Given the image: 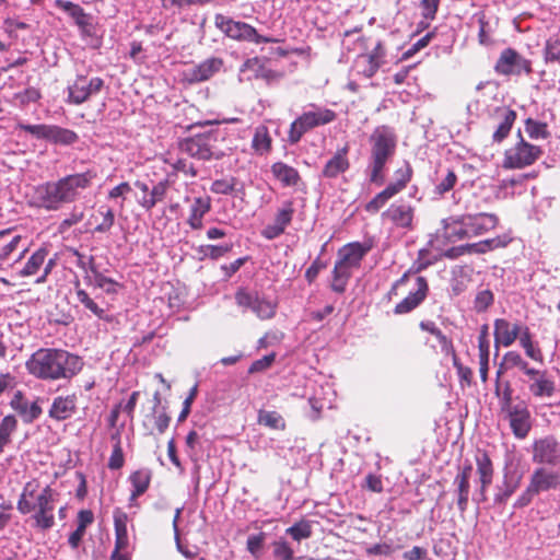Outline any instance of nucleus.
<instances>
[{
	"mask_svg": "<svg viewBox=\"0 0 560 560\" xmlns=\"http://www.w3.org/2000/svg\"><path fill=\"white\" fill-rule=\"evenodd\" d=\"M18 128L32 135L38 140H45L52 144L70 145L78 140V136L74 131L56 125H30L20 122Z\"/></svg>",
	"mask_w": 560,
	"mask_h": 560,
	"instance_id": "obj_11",
	"label": "nucleus"
},
{
	"mask_svg": "<svg viewBox=\"0 0 560 560\" xmlns=\"http://www.w3.org/2000/svg\"><path fill=\"white\" fill-rule=\"evenodd\" d=\"M512 241V237L510 234L504 233L502 235H498L492 238H487L477 243L462 245L455 248H452L447 252L448 257H454L453 254L456 252V254H465V253H476V254H485L490 250L497 249V248H503L508 246Z\"/></svg>",
	"mask_w": 560,
	"mask_h": 560,
	"instance_id": "obj_25",
	"label": "nucleus"
},
{
	"mask_svg": "<svg viewBox=\"0 0 560 560\" xmlns=\"http://www.w3.org/2000/svg\"><path fill=\"white\" fill-rule=\"evenodd\" d=\"M114 530H115V548L112 552V560H129V535L128 523L129 516L120 508L113 511Z\"/></svg>",
	"mask_w": 560,
	"mask_h": 560,
	"instance_id": "obj_16",
	"label": "nucleus"
},
{
	"mask_svg": "<svg viewBox=\"0 0 560 560\" xmlns=\"http://www.w3.org/2000/svg\"><path fill=\"white\" fill-rule=\"evenodd\" d=\"M521 324H512L505 318H497L493 323L494 342L505 348L512 346L518 337Z\"/></svg>",
	"mask_w": 560,
	"mask_h": 560,
	"instance_id": "obj_27",
	"label": "nucleus"
},
{
	"mask_svg": "<svg viewBox=\"0 0 560 560\" xmlns=\"http://www.w3.org/2000/svg\"><path fill=\"white\" fill-rule=\"evenodd\" d=\"M124 453L121 442L118 441L113 445V451L108 459V467L113 470L120 469L124 466Z\"/></svg>",
	"mask_w": 560,
	"mask_h": 560,
	"instance_id": "obj_60",
	"label": "nucleus"
},
{
	"mask_svg": "<svg viewBox=\"0 0 560 560\" xmlns=\"http://www.w3.org/2000/svg\"><path fill=\"white\" fill-rule=\"evenodd\" d=\"M165 163H167L174 173H183L185 175H188L190 177L197 176V170L195 168L194 164L190 163L186 159H165Z\"/></svg>",
	"mask_w": 560,
	"mask_h": 560,
	"instance_id": "obj_49",
	"label": "nucleus"
},
{
	"mask_svg": "<svg viewBox=\"0 0 560 560\" xmlns=\"http://www.w3.org/2000/svg\"><path fill=\"white\" fill-rule=\"evenodd\" d=\"M285 533L296 541L307 539L312 536V526L308 521L302 520L285 529Z\"/></svg>",
	"mask_w": 560,
	"mask_h": 560,
	"instance_id": "obj_48",
	"label": "nucleus"
},
{
	"mask_svg": "<svg viewBox=\"0 0 560 560\" xmlns=\"http://www.w3.org/2000/svg\"><path fill=\"white\" fill-rule=\"evenodd\" d=\"M503 364L506 369L517 368L527 376L535 370L529 366L528 362L517 351L506 352L503 355Z\"/></svg>",
	"mask_w": 560,
	"mask_h": 560,
	"instance_id": "obj_39",
	"label": "nucleus"
},
{
	"mask_svg": "<svg viewBox=\"0 0 560 560\" xmlns=\"http://www.w3.org/2000/svg\"><path fill=\"white\" fill-rule=\"evenodd\" d=\"M495 114L500 121L493 131L492 139L494 142L500 143L509 136L515 122L516 113L508 107H498Z\"/></svg>",
	"mask_w": 560,
	"mask_h": 560,
	"instance_id": "obj_32",
	"label": "nucleus"
},
{
	"mask_svg": "<svg viewBox=\"0 0 560 560\" xmlns=\"http://www.w3.org/2000/svg\"><path fill=\"white\" fill-rule=\"evenodd\" d=\"M294 213V201L292 199L282 201L276 210L272 222L261 230V236L267 241L281 236L291 224Z\"/></svg>",
	"mask_w": 560,
	"mask_h": 560,
	"instance_id": "obj_17",
	"label": "nucleus"
},
{
	"mask_svg": "<svg viewBox=\"0 0 560 560\" xmlns=\"http://www.w3.org/2000/svg\"><path fill=\"white\" fill-rule=\"evenodd\" d=\"M494 71L504 77L529 75L533 72L532 61L513 48H504L495 61Z\"/></svg>",
	"mask_w": 560,
	"mask_h": 560,
	"instance_id": "obj_12",
	"label": "nucleus"
},
{
	"mask_svg": "<svg viewBox=\"0 0 560 560\" xmlns=\"http://www.w3.org/2000/svg\"><path fill=\"white\" fill-rule=\"evenodd\" d=\"M151 476L148 470H137L129 476L136 495H142L149 488Z\"/></svg>",
	"mask_w": 560,
	"mask_h": 560,
	"instance_id": "obj_41",
	"label": "nucleus"
},
{
	"mask_svg": "<svg viewBox=\"0 0 560 560\" xmlns=\"http://www.w3.org/2000/svg\"><path fill=\"white\" fill-rule=\"evenodd\" d=\"M276 360V353H269L254 361L248 369V373H258L269 369Z\"/></svg>",
	"mask_w": 560,
	"mask_h": 560,
	"instance_id": "obj_61",
	"label": "nucleus"
},
{
	"mask_svg": "<svg viewBox=\"0 0 560 560\" xmlns=\"http://www.w3.org/2000/svg\"><path fill=\"white\" fill-rule=\"evenodd\" d=\"M95 288L103 290L106 294H116L121 287L117 281L104 276L100 270L93 275Z\"/></svg>",
	"mask_w": 560,
	"mask_h": 560,
	"instance_id": "obj_45",
	"label": "nucleus"
},
{
	"mask_svg": "<svg viewBox=\"0 0 560 560\" xmlns=\"http://www.w3.org/2000/svg\"><path fill=\"white\" fill-rule=\"evenodd\" d=\"M347 154H348L347 145L343 147L342 149H339L335 153V155L326 162V164L322 171V175L326 178H336L340 174L348 171L350 163H349Z\"/></svg>",
	"mask_w": 560,
	"mask_h": 560,
	"instance_id": "obj_31",
	"label": "nucleus"
},
{
	"mask_svg": "<svg viewBox=\"0 0 560 560\" xmlns=\"http://www.w3.org/2000/svg\"><path fill=\"white\" fill-rule=\"evenodd\" d=\"M235 301L238 306L250 310L262 320L270 319L276 315L277 303L256 293L240 290L235 294Z\"/></svg>",
	"mask_w": 560,
	"mask_h": 560,
	"instance_id": "obj_18",
	"label": "nucleus"
},
{
	"mask_svg": "<svg viewBox=\"0 0 560 560\" xmlns=\"http://www.w3.org/2000/svg\"><path fill=\"white\" fill-rule=\"evenodd\" d=\"M545 60L546 62L560 63V39L550 38L545 45Z\"/></svg>",
	"mask_w": 560,
	"mask_h": 560,
	"instance_id": "obj_52",
	"label": "nucleus"
},
{
	"mask_svg": "<svg viewBox=\"0 0 560 560\" xmlns=\"http://www.w3.org/2000/svg\"><path fill=\"white\" fill-rule=\"evenodd\" d=\"M477 479L476 490L472 493V501L479 505L487 501V490L491 486L494 476L492 460L483 451H478L475 455Z\"/></svg>",
	"mask_w": 560,
	"mask_h": 560,
	"instance_id": "obj_15",
	"label": "nucleus"
},
{
	"mask_svg": "<svg viewBox=\"0 0 560 560\" xmlns=\"http://www.w3.org/2000/svg\"><path fill=\"white\" fill-rule=\"evenodd\" d=\"M101 214L102 220L98 224L95 225L93 232L94 233H107L115 224V212L112 208L106 206H101L97 210Z\"/></svg>",
	"mask_w": 560,
	"mask_h": 560,
	"instance_id": "obj_44",
	"label": "nucleus"
},
{
	"mask_svg": "<svg viewBox=\"0 0 560 560\" xmlns=\"http://www.w3.org/2000/svg\"><path fill=\"white\" fill-rule=\"evenodd\" d=\"M56 492L50 486L40 489L36 480L24 485L16 509L21 514H32L33 526L46 532L55 526Z\"/></svg>",
	"mask_w": 560,
	"mask_h": 560,
	"instance_id": "obj_3",
	"label": "nucleus"
},
{
	"mask_svg": "<svg viewBox=\"0 0 560 560\" xmlns=\"http://www.w3.org/2000/svg\"><path fill=\"white\" fill-rule=\"evenodd\" d=\"M10 408L18 413L23 423L31 424L43 413L42 407L37 401H28L22 390H15L9 402Z\"/></svg>",
	"mask_w": 560,
	"mask_h": 560,
	"instance_id": "obj_22",
	"label": "nucleus"
},
{
	"mask_svg": "<svg viewBox=\"0 0 560 560\" xmlns=\"http://www.w3.org/2000/svg\"><path fill=\"white\" fill-rule=\"evenodd\" d=\"M503 420L509 422L513 435L524 440L533 428V417L525 400H517L515 406L500 412Z\"/></svg>",
	"mask_w": 560,
	"mask_h": 560,
	"instance_id": "obj_13",
	"label": "nucleus"
},
{
	"mask_svg": "<svg viewBox=\"0 0 560 560\" xmlns=\"http://www.w3.org/2000/svg\"><path fill=\"white\" fill-rule=\"evenodd\" d=\"M293 549L285 540L279 539L273 542V556L278 560H293Z\"/></svg>",
	"mask_w": 560,
	"mask_h": 560,
	"instance_id": "obj_56",
	"label": "nucleus"
},
{
	"mask_svg": "<svg viewBox=\"0 0 560 560\" xmlns=\"http://www.w3.org/2000/svg\"><path fill=\"white\" fill-rule=\"evenodd\" d=\"M135 186L142 192V196L138 198V205L144 210L150 211L158 202L165 198L168 189V178L158 182L152 188L141 180L135 182Z\"/></svg>",
	"mask_w": 560,
	"mask_h": 560,
	"instance_id": "obj_23",
	"label": "nucleus"
},
{
	"mask_svg": "<svg viewBox=\"0 0 560 560\" xmlns=\"http://www.w3.org/2000/svg\"><path fill=\"white\" fill-rule=\"evenodd\" d=\"M77 300L84 306L85 310L90 311L98 319L112 322L113 316L106 313V310L100 306L90 294L81 289L79 285L75 287Z\"/></svg>",
	"mask_w": 560,
	"mask_h": 560,
	"instance_id": "obj_35",
	"label": "nucleus"
},
{
	"mask_svg": "<svg viewBox=\"0 0 560 560\" xmlns=\"http://www.w3.org/2000/svg\"><path fill=\"white\" fill-rule=\"evenodd\" d=\"M59 5L75 20L78 25H84L86 23L85 13L79 4L70 1H60Z\"/></svg>",
	"mask_w": 560,
	"mask_h": 560,
	"instance_id": "obj_53",
	"label": "nucleus"
},
{
	"mask_svg": "<svg viewBox=\"0 0 560 560\" xmlns=\"http://www.w3.org/2000/svg\"><path fill=\"white\" fill-rule=\"evenodd\" d=\"M84 219V210L79 207H73L65 219L59 224V231L66 232L71 226L80 223Z\"/></svg>",
	"mask_w": 560,
	"mask_h": 560,
	"instance_id": "obj_50",
	"label": "nucleus"
},
{
	"mask_svg": "<svg viewBox=\"0 0 560 560\" xmlns=\"http://www.w3.org/2000/svg\"><path fill=\"white\" fill-rule=\"evenodd\" d=\"M369 142L371 145L369 178L371 183L381 185L385 178V166L395 154L397 138L392 127L382 125L372 131Z\"/></svg>",
	"mask_w": 560,
	"mask_h": 560,
	"instance_id": "obj_4",
	"label": "nucleus"
},
{
	"mask_svg": "<svg viewBox=\"0 0 560 560\" xmlns=\"http://www.w3.org/2000/svg\"><path fill=\"white\" fill-rule=\"evenodd\" d=\"M454 485L456 486L457 506L460 512H465L468 508L470 483L466 477H455Z\"/></svg>",
	"mask_w": 560,
	"mask_h": 560,
	"instance_id": "obj_40",
	"label": "nucleus"
},
{
	"mask_svg": "<svg viewBox=\"0 0 560 560\" xmlns=\"http://www.w3.org/2000/svg\"><path fill=\"white\" fill-rule=\"evenodd\" d=\"M258 422L270 429L280 430L284 429V420L277 411H259Z\"/></svg>",
	"mask_w": 560,
	"mask_h": 560,
	"instance_id": "obj_47",
	"label": "nucleus"
},
{
	"mask_svg": "<svg viewBox=\"0 0 560 560\" xmlns=\"http://www.w3.org/2000/svg\"><path fill=\"white\" fill-rule=\"evenodd\" d=\"M370 246L352 242L343 245L337 252V259L331 271L330 289L336 293H343L354 270L361 267V262L369 253Z\"/></svg>",
	"mask_w": 560,
	"mask_h": 560,
	"instance_id": "obj_5",
	"label": "nucleus"
},
{
	"mask_svg": "<svg viewBox=\"0 0 560 560\" xmlns=\"http://www.w3.org/2000/svg\"><path fill=\"white\" fill-rule=\"evenodd\" d=\"M529 485L533 491H536L538 494L541 491L555 489L560 486V475L556 471L539 468L532 475Z\"/></svg>",
	"mask_w": 560,
	"mask_h": 560,
	"instance_id": "obj_30",
	"label": "nucleus"
},
{
	"mask_svg": "<svg viewBox=\"0 0 560 560\" xmlns=\"http://www.w3.org/2000/svg\"><path fill=\"white\" fill-rule=\"evenodd\" d=\"M443 222L448 238L464 240L480 236L493 230L499 219L493 213L479 212L452 215Z\"/></svg>",
	"mask_w": 560,
	"mask_h": 560,
	"instance_id": "obj_6",
	"label": "nucleus"
},
{
	"mask_svg": "<svg viewBox=\"0 0 560 560\" xmlns=\"http://www.w3.org/2000/svg\"><path fill=\"white\" fill-rule=\"evenodd\" d=\"M415 207L399 200L392 203L383 213L382 219L394 228L410 231L413 229Z\"/></svg>",
	"mask_w": 560,
	"mask_h": 560,
	"instance_id": "obj_19",
	"label": "nucleus"
},
{
	"mask_svg": "<svg viewBox=\"0 0 560 560\" xmlns=\"http://www.w3.org/2000/svg\"><path fill=\"white\" fill-rule=\"evenodd\" d=\"M457 182V176L456 174L453 172V171H448L446 176L444 178H442L439 184H436L435 186V192L438 195H444L445 192L450 191L451 189H453V187L455 186Z\"/></svg>",
	"mask_w": 560,
	"mask_h": 560,
	"instance_id": "obj_62",
	"label": "nucleus"
},
{
	"mask_svg": "<svg viewBox=\"0 0 560 560\" xmlns=\"http://www.w3.org/2000/svg\"><path fill=\"white\" fill-rule=\"evenodd\" d=\"M77 402L78 398L74 394L55 397L48 410L49 418L56 421H65L72 418L78 409Z\"/></svg>",
	"mask_w": 560,
	"mask_h": 560,
	"instance_id": "obj_26",
	"label": "nucleus"
},
{
	"mask_svg": "<svg viewBox=\"0 0 560 560\" xmlns=\"http://www.w3.org/2000/svg\"><path fill=\"white\" fill-rule=\"evenodd\" d=\"M411 175L412 170L409 163L406 162L404 167H400L395 172V182L388 184L387 186L392 189L394 188L393 191L397 195L406 188L407 184L411 179Z\"/></svg>",
	"mask_w": 560,
	"mask_h": 560,
	"instance_id": "obj_43",
	"label": "nucleus"
},
{
	"mask_svg": "<svg viewBox=\"0 0 560 560\" xmlns=\"http://www.w3.org/2000/svg\"><path fill=\"white\" fill-rule=\"evenodd\" d=\"M429 292L428 281L424 277L418 276L415 279V285L409 294L394 308L395 314H407L417 308L427 298Z\"/></svg>",
	"mask_w": 560,
	"mask_h": 560,
	"instance_id": "obj_24",
	"label": "nucleus"
},
{
	"mask_svg": "<svg viewBox=\"0 0 560 560\" xmlns=\"http://www.w3.org/2000/svg\"><path fill=\"white\" fill-rule=\"evenodd\" d=\"M479 351V374L482 383H486L488 380V371H489V359H490V346L482 345L478 347Z\"/></svg>",
	"mask_w": 560,
	"mask_h": 560,
	"instance_id": "obj_51",
	"label": "nucleus"
},
{
	"mask_svg": "<svg viewBox=\"0 0 560 560\" xmlns=\"http://www.w3.org/2000/svg\"><path fill=\"white\" fill-rule=\"evenodd\" d=\"M47 254L48 252L46 248H39L36 252H34L26 261L24 268L20 271V275L22 277H30L36 275L45 264Z\"/></svg>",
	"mask_w": 560,
	"mask_h": 560,
	"instance_id": "obj_38",
	"label": "nucleus"
},
{
	"mask_svg": "<svg viewBox=\"0 0 560 560\" xmlns=\"http://www.w3.org/2000/svg\"><path fill=\"white\" fill-rule=\"evenodd\" d=\"M336 118L337 114L332 109L310 103L303 107L301 115L291 122L288 141L295 144L310 130L331 124Z\"/></svg>",
	"mask_w": 560,
	"mask_h": 560,
	"instance_id": "obj_7",
	"label": "nucleus"
},
{
	"mask_svg": "<svg viewBox=\"0 0 560 560\" xmlns=\"http://www.w3.org/2000/svg\"><path fill=\"white\" fill-rule=\"evenodd\" d=\"M355 69L358 73L363 74L365 78H372L377 70L380 69V66L377 62L374 61H361V55L355 60Z\"/></svg>",
	"mask_w": 560,
	"mask_h": 560,
	"instance_id": "obj_59",
	"label": "nucleus"
},
{
	"mask_svg": "<svg viewBox=\"0 0 560 560\" xmlns=\"http://www.w3.org/2000/svg\"><path fill=\"white\" fill-rule=\"evenodd\" d=\"M528 376V392L535 399H550L556 395V382L546 370L535 369Z\"/></svg>",
	"mask_w": 560,
	"mask_h": 560,
	"instance_id": "obj_21",
	"label": "nucleus"
},
{
	"mask_svg": "<svg viewBox=\"0 0 560 560\" xmlns=\"http://www.w3.org/2000/svg\"><path fill=\"white\" fill-rule=\"evenodd\" d=\"M104 86V80L98 77L88 78L78 74L75 79L69 83L67 91V103L72 105H81L90 97L101 92Z\"/></svg>",
	"mask_w": 560,
	"mask_h": 560,
	"instance_id": "obj_14",
	"label": "nucleus"
},
{
	"mask_svg": "<svg viewBox=\"0 0 560 560\" xmlns=\"http://www.w3.org/2000/svg\"><path fill=\"white\" fill-rule=\"evenodd\" d=\"M82 368L79 355L58 348H39L25 362L27 373L42 381L70 380Z\"/></svg>",
	"mask_w": 560,
	"mask_h": 560,
	"instance_id": "obj_2",
	"label": "nucleus"
},
{
	"mask_svg": "<svg viewBox=\"0 0 560 560\" xmlns=\"http://www.w3.org/2000/svg\"><path fill=\"white\" fill-rule=\"evenodd\" d=\"M40 98V92L38 89L30 86L22 92H18L14 94V100H16L20 105L24 106L30 103H35Z\"/></svg>",
	"mask_w": 560,
	"mask_h": 560,
	"instance_id": "obj_57",
	"label": "nucleus"
},
{
	"mask_svg": "<svg viewBox=\"0 0 560 560\" xmlns=\"http://www.w3.org/2000/svg\"><path fill=\"white\" fill-rule=\"evenodd\" d=\"M493 303V293L486 289L476 294L474 307L477 312H485Z\"/></svg>",
	"mask_w": 560,
	"mask_h": 560,
	"instance_id": "obj_58",
	"label": "nucleus"
},
{
	"mask_svg": "<svg viewBox=\"0 0 560 560\" xmlns=\"http://www.w3.org/2000/svg\"><path fill=\"white\" fill-rule=\"evenodd\" d=\"M271 173L283 187H294L301 180L298 170L283 162L273 163Z\"/></svg>",
	"mask_w": 560,
	"mask_h": 560,
	"instance_id": "obj_33",
	"label": "nucleus"
},
{
	"mask_svg": "<svg viewBox=\"0 0 560 560\" xmlns=\"http://www.w3.org/2000/svg\"><path fill=\"white\" fill-rule=\"evenodd\" d=\"M18 429V420L13 415H7L0 420V455L11 443V436Z\"/></svg>",
	"mask_w": 560,
	"mask_h": 560,
	"instance_id": "obj_37",
	"label": "nucleus"
},
{
	"mask_svg": "<svg viewBox=\"0 0 560 560\" xmlns=\"http://www.w3.org/2000/svg\"><path fill=\"white\" fill-rule=\"evenodd\" d=\"M252 148L258 155H264L269 152L271 148V137L266 126H258L255 129L252 139Z\"/></svg>",
	"mask_w": 560,
	"mask_h": 560,
	"instance_id": "obj_36",
	"label": "nucleus"
},
{
	"mask_svg": "<svg viewBox=\"0 0 560 560\" xmlns=\"http://www.w3.org/2000/svg\"><path fill=\"white\" fill-rule=\"evenodd\" d=\"M501 373L502 372L500 370L497 372L494 389V395L498 398V406L500 412L515 406L516 401L520 400L518 398L516 400L513 398V388L510 382H505L503 385L501 384Z\"/></svg>",
	"mask_w": 560,
	"mask_h": 560,
	"instance_id": "obj_34",
	"label": "nucleus"
},
{
	"mask_svg": "<svg viewBox=\"0 0 560 560\" xmlns=\"http://www.w3.org/2000/svg\"><path fill=\"white\" fill-rule=\"evenodd\" d=\"M525 131L528 137L534 140L547 139L550 135L546 122H541L533 118H527L525 120Z\"/></svg>",
	"mask_w": 560,
	"mask_h": 560,
	"instance_id": "obj_42",
	"label": "nucleus"
},
{
	"mask_svg": "<svg viewBox=\"0 0 560 560\" xmlns=\"http://www.w3.org/2000/svg\"><path fill=\"white\" fill-rule=\"evenodd\" d=\"M90 172L75 173L57 180H49L34 186L28 195L31 207L46 211H58L65 205L75 202L88 189L93 179Z\"/></svg>",
	"mask_w": 560,
	"mask_h": 560,
	"instance_id": "obj_1",
	"label": "nucleus"
},
{
	"mask_svg": "<svg viewBox=\"0 0 560 560\" xmlns=\"http://www.w3.org/2000/svg\"><path fill=\"white\" fill-rule=\"evenodd\" d=\"M214 25L225 36L234 40L249 42L255 44L271 43L270 37L258 34L256 28L248 23L235 21L221 13L214 15Z\"/></svg>",
	"mask_w": 560,
	"mask_h": 560,
	"instance_id": "obj_9",
	"label": "nucleus"
},
{
	"mask_svg": "<svg viewBox=\"0 0 560 560\" xmlns=\"http://www.w3.org/2000/svg\"><path fill=\"white\" fill-rule=\"evenodd\" d=\"M533 460L538 464H559L560 442L553 435L535 440L533 443Z\"/></svg>",
	"mask_w": 560,
	"mask_h": 560,
	"instance_id": "obj_20",
	"label": "nucleus"
},
{
	"mask_svg": "<svg viewBox=\"0 0 560 560\" xmlns=\"http://www.w3.org/2000/svg\"><path fill=\"white\" fill-rule=\"evenodd\" d=\"M236 179H218L211 185V191L219 195H231L235 191Z\"/></svg>",
	"mask_w": 560,
	"mask_h": 560,
	"instance_id": "obj_55",
	"label": "nucleus"
},
{
	"mask_svg": "<svg viewBox=\"0 0 560 560\" xmlns=\"http://www.w3.org/2000/svg\"><path fill=\"white\" fill-rule=\"evenodd\" d=\"M74 255L78 257L77 266L84 270V271H91L92 275L95 273V271H98V269L95 266V258L94 256H84L83 254L79 253L78 250L74 252Z\"/></svg>",
	"mask_w": 560,
	"mask_h": 560,
	"instance_id": "obj_64",
	"label": "nucleus"
},
{
	"mask_svg": "<svg viewBox=\"0 0 560 560\" xmlns=\"http://www.w3.org/2000/svg\"><path fill=\"white\" fill-rule=\"evenodd\" d=\"M223 66L220 58H209L191 67L186 74L189 82H202L209 80L214 73L219 72Z\"/></svg>",
	"mask_w": 560,
	"mask_h": 560,
	"instance_id": "obj_28",
	"label": "nucleus"
},
{
	"mask_svg": "<svg viewBox=\"0 0 560 560\" xmlns=\"http://www.w3.org/2000/svg\"><path fill=\"white\" fill-rule=\"evenodd\" d=\"M265 540L266 534L264 532L249 535L246 541V548L248 552L254 557H258L262 549Z\"/></svg>",
	"mask_w": 560,
	"mask_h": 560,
	"instance_id": "obj_54",
	"label": "nucleus"
},
{
	"mask_svg": "<svg viewBox=\"0 0 560 560\" xmlns=\"http://www.w3.org/2000/svg\"><path fill=\"white\" fill-rule=\"evenodd\" d=\"M385 59V49L381 42H377L375 47L370 54H362L361 55V61H374L377 62L381 67L384 63Z\"/></svg>",
	"mask_w": 560,
	"mask_h": 560,
	"instance_id": "obj_63",
	"label": "nucleus"
},
{
	"mask_svg": "<svg viewBox=\"0 0 560 560\" xmlns=\"http://www.w3.org/2000/svg\"><path fill=\"white\" fill-rule=\"evenodd\" d=\"M394 188H389L388 186L385 187L381 192H378L372 200H370L366 206L365 210L368 212L376 213L380 209H382L385 203L393 197L396 196V194L393 191Z\"/></svg>",
	"mask_w": 560,
	"mask_h": 560,
	"instance_id": "obj_46",
	"label": "nucleus"
},
{
	"mask_svg": "<svg viewBox=\"0 0 560 560\" xmlns=\"http://www.w3.org/2000/svg\"><path fill=\"white\" fill-rule=\"evenodd\" d=\"M211 209V199L208 196L197 197L192 199L189 208L187 224L191 230H201L203 226V217Z\"/></svg>",
	"mask_w": 560,
	"mask_h": 560,
	"instance_id": "obj_29",
	"label": "nucleus"
},
{
	"mask_svg": "<svg viewBox=\"0 0 560 560\" xmlns=\"http://www.w3.org/2000/svg\"><path fill=\"white\" fill-rule=\"evenodd\" d=\"M218 141L219 131L209 130L182 140L179 149L182 152L198 160H219L223 156V152L218 147Z\"/></svg>",
	"mask_w": 560,
	"mask_h": 560,
	"instance_id": "obj_8",
	"label": "nucleus"
},
{
	"mask_svg": "<svg viewBox=\"0 0 560 560\" xmlns=\"http://www.w3.org/2000/svg\"><path fill=\"white\" fill-rule=\"evenodd\" d=\"M518 141L504 153L503 166L505 168H524L534 164L542 154L538 145L526 142L521 130L517 132Z\"/></svg>",
	"mask_w": 560,
	"mask_h": 560,
	"instance_id": "obj_10",
	"label": "nucleus"
}]
</instances>
